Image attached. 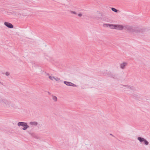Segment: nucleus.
Wrapping results in <instances>:
<instances>
[{
	"instance_id": "f257e3e1",
	"label": "nucleus",
	"mask_w": 150,
	"mask_h": 150,
	"mask_svg": "<svg viewBox=\"0 0 150 150\" xmlns=\"http://www.w3.org/2000/svg\"><path fill=\"white\" fill-rule=\"evenodd\" d=\"M0 103L4 106L10 107L11 106L14 107V105L11 103V102L6 99H3L0 97Z\"/></svg>"
},
{
	"instance_id": "f03ea898",
	"label": "nucleus",
	"mask_w": 150,
	"mask_h": 150,
	"mask_svg": "<svg viewBox=\"0 0 150 150\" xmlns=\"http://www.w3.org/2000/svg\"><path fill=\"white\" fill-rule=\"evenodd\" d=\"M120 88H122L125 91L127 92L129 91V90L132 91H135L136 90L135 88L133 86L130 85H121Z\"/></svg>"
},
{
	"instance_id": "7ed1b4c3",
	"label": "nucleus",
	"mask_w": 150,
	"mask_h": 150,
	"mask_svg": "<svg viewBox=\"0 0 150 150\" xmlns=\"http://www.w3.org/2000/svg\"><path fill=\"white\" fill-rule=\"evenodd\" d=\"M17 125L18 126H22L23 127L22 129L23 130H25L28 128L29 127V126L27 124L26 122H19L18 123Z\"/></svg>"
},
{
	"instance_id": "20e7f679",
	"label": "nucleus",
	"mask_w": 150,
	"mask_h": 150,
	"mask_svg": "<svg viewBox=\"0 0 150 150\" xmlns=\"http://www.w3.org/2000/svg\"><path fill=\"white\" fill-rule=\"evenodd\" d=\"M137 139L141 143L143 142L144 144L145 145H148L149 144V142L146 139L141 137H138Z\"/></svg>"
},
{
	"instance_id": "39448f33",
	"label": "nucleus",
	"mask_w": 150,
	"mask_h": 150,
	"mask_svg": "<svg viewBox=\"0 0 150 150\" xmlns=\"http://www.w3.org/2000/svg\"><path fill=\"white\" fill-rule=\"evenodd\" d=\"M145 29L143 28H135L134 32L137 33H142L145 31Z\"/></svg>"
},
{
	"instance_id": "423d86ee",
	"label": "nucleus",
	"mask_w": 150,
	"mask_h": 150,
	"mask_svg": "<svg viewBox=\"0 0 150 150\" xmlns=\"http://www.w3.org/2000/svg\"><path fill=\"white\" fill-rule=\"evenodd\" d=\"M135 28L132 26H127L126 27V29L129 32H134Z\"/></svg>"
},
{
	"instance_id": "0eeeda50",
	"label": "nucleus",
	"mask_w": 150,
	"mask_h": 150,
	"mask_svg": "<svg viewBox=\"0 0 150 150\" xmlns=\"http://www.w3.org/2000/svg\"><path fill=\"white\" fill-rule=\"evenodd\" d=\"M64 83L65 85L68 86H72L74 87L77 86L76 85L71 82H69L67 81H64Z\"/></svg>"
},
{
	"instance_id": "6e6552de",
	"label": "nucleus",
	"mask_w": 150,
	"mask_h": 150,
	"mask_svg": "<svg viewBox=\"0 0 150 150\" xmlns=\"http://www.w3.org/2000/svg\"><path fill=\"white\" fill-rule=\"evenodd\" d=\"M115 29L119 30H122L124 28V26L121 25L115 24Z\"/></svg>"
},
{
	"instance_id": "1a4fd4ad",
	"label": "nucleus",
	"mask_w": 150,
	"mask_h": 150,
	"mask_svg": "<svg viewBox=\"0 0 150 150\" xmlns=\"http://www.w3.org/2000/svg\"><path fill=\"white\" fill-rule=\"evenodd\" d=\"M4 24L6 27L9 28H12L13 27V25L11 23L8 22H5L4 23Z\"/></svg>"
},
{
	"instance_id": "9d476101",
	"label": "nucleus",
	"mask_w": 150,
	"mask_h": 150,
	"mask_svg": "<svg viewBox=\"0 0 150 150\" xmlns=\"http://www.w3.org/2000/svg\"><path fill=\"white\" fill-rule=\"evenodd\" d=\"M104 26L107 27H109L111 29H115V24H106L104 25Z\"/></svg>"
},
{
	"instance_id": "9b49d317",
	"label": "nucleus",
	"mask_w": 150,
	"mask_h": 150,
	"mask_svg": "<svg viewBox=\"0 0 150 150\" xmlns=\"http://www.w3.org/2000/svg\"><path fill=\"white\" fill-rule=\"evenodd\" d=\"M96 17H93L94 19H96L97 20H98L99 19L102 18L101 16H102V14L98 12L96 14Z\"/></svg>"
},
{
	"instance_id": "f8f14e48",
	"label": "nucleus",
	"mask_w": 150,
	"mask_h": 150,
	"mask_svg": "<svg viewBox=\"0 0 150 150\" xmlns=\"http://www.w3.org/2000/svg\"><path fill=\"white\" fill-rule=\"evenodd\" d=\"M127 65V63L126 62H123L120 64V67L122 69L125 68V67Z\"/></svg>"
},
{
	"instance_id": "ddd939ff",
	"label": "nucleus",
	"mask_w": 150,
	"mask_h": 150,
	"mask_svg": "<svg viewBox=\"0 0 150 150\" xmlns=\"http://www.w3.org/2000/svg\"><path fill=\"white\" fill-rule=\"evenodd\" d=\"M38 123L37 122H35V121L31 122H30L29 123V124L30 125H34L35 126H37L38 125Z\"/></svg>"
},
{
	"instance_id": "4468645a",
	"label": "nucleus",
	"mask_w": 150,
	"mask_h": 150,
	"mask_svg": "<svg viewBox=\"0 0 150 150\" xmlns=\"http://www.w3.org/2000/svg\"><path fill=\"white\" fill-rule=\"evenodd\" d=\"M109 76L113 78H115L116 77V75L115 74H111L109 75Z\"/></svg>"
},
{
	"instance_id": "2eb2a0df",
	"label": "nucleus",
	"mask_w": 150,
	"mask_h": 150,
	"mask_svg": "<svg viewBox=\"0 0 150 150\" xmlns=\"http://www.w3.org/2000/svg\"><path fill=\"white\" fill-rule=\"evenodd\" d=\"M52 99L55 102H56L57 101V98L56 96L52 95Z\"/></svg>"
},
{
	"instance_id": "dca6fc26",
	"label": "nucleus",
	"mask_w": 150,
	"mask_h": 150,
	"mask_svg": "<svg viewBox=\"0 0 150 150\" xmlns=\"http://www.w3.org/2000/svg\"><path fill=\"white\" fill-rule=\"evenodd\" d=\"M111 9L112 11H114V12H115V13H117V12H118L119 11V10H118L114 8H112V7L111 8Z\"/></svg>"
},
{
	"instance_id": "f3484780",
	"label": "nucleus",
	"mask_w": 150,
	"mask_h": 150,
	"mask_svg": "<svg viewBox=\"0 0 150 150\" xmlns=\"http://www.w3.org/2000/svg\"><path fill=\"white\" fill-rule=\"evenodd\" d=\"M132 96L136 98H138L139 97V95L138 94H137L134 93H133Z\"/></svg>"
},
{
	"instance_id": "a211bd4d",
	"label": "nucleus",
	"mask_w": 150,
	"mask_h": 150,
	"mask_svg": "<svg viewBox=\"0 0 150 150\" xmlns=\"http://www.w3.org/2000/svg\"><path fill=\"white\" fill-rule=\"evenodd\" d=\"M49 78L52 81H53L54 79V76H49Z\"/></svg>"
},
{
	"instance_id": "6ab92c4d",
	"label": "nucleus",
	"mask_w": 150,
	"mask_h": 150,
	"mask_svg": "<svg viewBox=\"0 0 150 150\" xmlns=\"http://www.w3.org/2000/svg\"><path fill=\"white\" fill-rule=\"evenodd\" d=\"M70 12L71 13L75 15H76L77 14V13L74 11H70Z\"/></svg>"
},
{
	"instance_id": "aec40b11",
	"label": "nucleus",
	"mask_w": 150,
	"mask_h": 150,
	"mask_svg": "<svg viewBox=\"0 0 150 150\" xmlns=\"http://www.w3.org/2000/svg\"><path fill=\"white\" fill-rule=\"evenodd\" d=\"M54 79L57 81H59L60 80V78H58V77H56V78H55L54 77Z\"/></svg>"
},
{
	"instance_id": "412c9836",
	"label": "nucleus",
	"mask_w": 150,
	"mask_h": 150,
	"mask_svg": "<svg viewBox=\"0 0 150 150\" xmlns=\"http://www.w3.org/2000/svg\"><path fill=\"white\" fill-rule=\"evenodd\" d=\"M5 75L6 76H8L10 75V73L9 72H6L5 73Z\"/></svg>"
},
{
	"instance_id": "4be33fe9",
	"label": "nucleus",
	"mask_w": 150,
	"mask_h": 150,
	"mask_svg": "<svg viewBox=\"0 0 150 150\" xmlns=\"http://www.w3.org/2000/svg\"><path fill=\"white\" fill-rule=\"evenodd\" d=\"M32 136L34 138H36V139H38V137L37 136L35 135L34 134H33V135H32Z\"/></svg>"
},
{
	"instance_id": "5701e85b",
	"label": "nucleus",
	"mask_w": 150,
	"mask_h": 150,
	"mask_svg": "<svg viewBox=\"0 0 150 150\" xmlns=\"http://www.w3.org/2000/svg\"><path fill=\"white\" fill-rule=\"evenodd\" d=\"M78 15L79 17H81L82 16V14L81 13H79Z\"/></svg>"
},
{
	"instance_id": "b1692460",
	"label": "nucleus",
	"mask_w": 150,
	"mask_h": 150,
	"mask_svg": "<svg viewBox=\"0 0 150 150\" xmlns=\"http://www.w3.org/2000/svg\"><path fill=\"white\" fill-rule=\"evenodd\" d=\"M0 83L1 84V85H3L4 86H5V85H4L2 83H1V82L0 81Z\"/></svg>"
},
{
	"instance_id": "393cba45",
	"label": "nucleus",
	"mask_w": 150,
	"mask_h": 150,
	"mask_svg": "<svg viewBox=\"0 0 150 150\" xmlns=\"http://www.w3.org/2000/svg\"><path fill=\"white\" fill-rule=\"evenodd\" d=\"M48 94H49V95H50L51 94V93H50V92H48Z\"/></svg>"
},
{
	"instance_id": "a878e982",
	"label": "nucleus",
	"mask_w": 150,
	"mask_h": 150,
	"mask_svg": "<svg viewBox=\"0 0 150 150\" xmlns=\"http://www.w3.org/2000/svg\"><path fill=\"white\" fill-rule=\"evenodd\" d=\"M110 135L112 136H114L113 135L111 134H110Z\"/></svg>"
},
{
	"instance_id": "bb28decb",
	"label": "nucleus",
	"mask_w": 150,
	"mask_h": 150,
	"mask_svg": "<svg viewBox=\"0 0 150 150\" xmlns=\"http://www.w3.org/2000/svg\"><path fill=\"white\" fill-rule=\"evenodd\" d=\"M49 74H47V75H49Z\"/></svg>"
},
{
	"instance_id": "cd10ccee",
	"label": "nucleus",
	"mask_w": 150,
	"mask_h": 150,
	"mask_svg": "<svg viewBox=\"0 0 150 150\" xmlns=\"http://www.w3.org/2000/svg\"><path fill=\"white\" fill-rule=\"evenodd\" d=\"M23 1H25V0H23Z\"/></svg>"
}]
</instances>
